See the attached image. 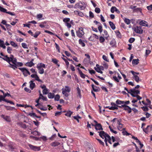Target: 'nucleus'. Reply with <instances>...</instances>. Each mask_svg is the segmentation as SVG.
<instances>
[{
	"mask_svg": "<svg viewBox=\"0 0 152 152\" xmlns=\"http://www.w3.org/2000/svg\"><path fill=\"white\" fill-rule=\"evenodd\" d=\"M37 68L38 69V72L40 74H42L44 73V69L43 68H46V66L44 64L40 63L37 65Z\"/></svg>",
	"mask_w": 152,
	"mask_h": 152,
	"instance_id": "nucleus-1",
	"label": "nucleus"
},
{
	"mask_svg": "<svg viewBox=\"0 0 152 152\" xmlns=\"http://www.w3.org/2000/svg\"><path fill=\"white\" fill-rule=\"evenodd\" d=\"M86 7V5L85 3L83 2H82L81 1L76 4L74 6L75 8H78L81 10H84Z\"/></svg>",
	"mask_w": 152,
	"mask_h": 152,
	"instance_id": "nucleus-2",
	"label": "nucleus"
},
{
	"mask_svg": "<svg viewBox=\"0 0 152 152\" xmlns=\"http://www.w3.org/2000/svg\"><path fill=\"white\" fill-rule=\"evenodd\" d=\"M84 32L83 31V28L80 27L79 28V30L76 31V34L77 37L79 38H82L84 34Z\"/></svg>",
	"mask_w": 152,
	"mask_h": 152,
	"instance_id": "nucleus-3",
	"label": "nucleus"
},
{
	"mask_svg": "<svg viewBox=\"0 0 152 152\" xmlns=\"http://www.w3.org/2000/svg\"><path fill=\"white\" fill-rule=\"evenodd\" d=\"M28 146L32 150L35 151H38L41 150L40 147L34 146L30 144H28Z\"/></svg>",
	"mask_w": 152,
	"mask_h": 152,
	"instance_id": "nucleus-4",
	"label": "nucleus"
},
{
	"mask_svg": "<svg viewBox=\"0 0 152 152\" xmlns=\"http://www.w3.org/2000/svg\"><path fill=\"white\" fill-rule=\"evenodd\" d=\"M94 23H95V24L98 25V28L100 33H101L103 29L102 28V25L101 23L96 20H94Z\"/></svg>",
	"mask_w": 152,
	"mask_h": 152,
	"instance_id": "nucleus-5",
	"label": "nucleus"
},
{
	"mask_svg": "<svg viewBox=\"0 0 152 152\" xmlns=\"http://www.w3.org/2000/svg\"><path fill=\"white\" fill-rule=\"evenodd\" d=\"M134 31L137 33L142 34L143 32V30L140 26H137L134 28Z\"/></svg>",
	"mask_w": 152,
	"mask_h": 152,
	"instance_id": "nucleus-6",
	"label": "nucleus"
},
{
	"mask_svg": "<svg viewBox=\"0 0 152 152\" xmlns=\"http://www.w3.org/2000/svg\"><path fill=\"white\" fill-rule=\"evenodd\" d=\"M131 72L133 76V78L137 83H138L140 81H141V80L140 79L139 77L137 75H134V72L133 71H131Z\"/></svg>",
	"mask_w": 152,
	"mask_h": 152,
	"instance_id": "nucleus-7",
	"label": "nucleus"
},
{
	"mask_svg": "<svg viewBox=\"0 0 152 152\" xmlns=\"http://www.w3.org/2000/svg\"><path fill=\"white\" fill-rule=\"evenodd\" d=\"M152 126L148 125L146 128H143V131L146 134H148L152 130Z\"/></svg>",
	"mask_w": 152,
	"mask_h": 152,
	"instance_id": "nucleus-8",
	"label": "nucleus"
},
{
	"mask_svg": "<svg viewBox=\"0 0 152 152\" xmlns=\"http://www.w3.org/2000/svg\"><path fill=\"white\" fill-rule=\"evenodd\" d=\"M18 69L22 72L24 76H27V73L28 70L27 69L24 68H19Z\"/></svg>",
	"mask_w": 152,
	"mask_h": 152,
	"instance_id": "nucleus-9",
	"label": "nucleus"
},
{
	"mask_svg": "<svg viewBox=\"0 0 152 152\" xmlns=\"http://www.w3.org/2000/svg\"><path fill=\"white\" fill-rule=\"evenodd\" d=\"M95 129L96 130H102L103 129L102 126L100 124H95Z\"/></svg>",
	"mask_w": 152,
	"mask_h": 152,
	"instance_id": "nucleus-10",
	"label": "nucleus"
},
{
	"mask_svg": "<svg viewBox=\"0 0 152 152\" xmlns=\"http://www.w3.org/2000/svg\"><path fill=\"white\" fill-rule=\"evenodd\" d=\"M125 108L123 109L124 110L126 111L128 113H130L132 112L131 108L128 106L126 105Z\"/></svg>",
	"mask_w": 152,
	"mask_h": 152,
	"instance_id": "nucleus-11",
	"label": "nucleus"
},
{
	"mask_svg": "<svg viewBox=\"0 0 152 152\" xmlns=\"http://www.w3.org/2000/svg\"><path fill=\"white\" fill-rule=\"evenodd\" d=\"M140 24L142 26H148V24L147 22L144 20H142L140 22Z\"/></svg>",
	"mask_w": 152,
	"mask_h": 152,
	"instance_id": "nucleus-12",
	"label": "nucleus"
},
{
	"mask_svg": "<svg viewBox=\"0 0 152 152\" xmlns=\"http://www.w3.org/2000/svg\"><path fill=\"white\" fill-rule=\"evenodd\" d=\"M3 60L7 61L9 64H10L11 61L10 59H11V58H10L8 57L7 55H6L4 56V57L2 58Z\"/></svg>",
	"mask_w": 152,
	"mask_h": 152,
	"instance_id": "nucleus-13",
	"label": "nucleus"
},
{
	"mask_svg": "<svg viewBox=\"0 0 152 152\" xmlns=\"http://www.w3.org/2000/svg\"><path fill=\"white\" fill-rule=\"evenodd\" d=\"M130 92L131 93H134V94H136L137 95L140 94V91L139 90H135V89H132L130 90Z\"/></svg>",
	"mask_w": 152,
	"mask_h": 152,
	"instance_id": "nucleus-14",
	"label": "nucleus"
},
{
	"mask_svg": "<svg viewBox=\"0 0 152 152\" xmlns=\"http://www.w3.org/2000/svg\"><path fill=\"white\" fill-rule=\"evenodd\" d=\"M79 44L81 45V46L83 47H84L86 45L84 43V42H87V41L86 40H82L81 39H79Z\"/></svg>",
	"mask_w": 152,
	"mask_h": 152,
	"instance_id": "nucleus-15",
	"label": "nucleus"
},
{
	"mask_svg": "<svg viewBox=\"0 0 152 152\" xmlns=\"http://www.w3.org/2000/svg\"><path fill=\"white\" fill-rule=\"evenodd\" d=\"M1 116L6 121L8 122H10V116H5L4 115H2Z\"/></svg>",
	"mask_w": 152,
	"mask_h": 152,
	"instance_id": "nucleus-16",
	"label": "nucleus"
},
{
	"mask_svg": "<svg viewBox=\"0 0 152 152\" xmlns=\"http://www.w3.org/2000/svg\"><path fill=\"white\" fill-rule=\"evenodd\" d=\"M116 42L115 39H113L110 41V45L112 47H114L116 46Z\"/></svg>",
	"mask_w": 152,
	"mask_h": 152,
	"instance_id": "nucleus-17",
	"label": "nucleus"
},
{
	"mask_svg": "<svg viewBox=\"0 0 152 152\" xmlns=\"http://www.w3.org/2000/svg\"><path fill=\"white\" fill-rule=\"evenodd\" d=\"M92 88L93 90L95 92H98L99 91V90L98 89L99 88L96 86H95L93 84L91 85Z\"/></svg>",
	"mask_w": 152,
	"mask_h": 152,
	"instance_id": "nucleus-18",
	"label": "nucleus"
},
{
	"mask_svg": "<svg viewBox=\"0 0 152 152\" xmlns=\"http://www.w3.org/2000/svg\"><path fill=\"white\" fill-rule=\"evenodd\" d=\"M116 37L118 38H121V34L119 30H116L115 31Z\"/></svg>",
	"mask_w": 152,
	"mask_h": 152,
	"instance_id": "nucleus-19",
	"label": "nucleus"
},
{
	"mask_svg": "<svg viewBox=\"0 0 152 152\" xmlns=\"http://www.w3.org/2000/svg\"><path fill=\"white\" fill-rule=\"evenodd\" d=\"M130 94L132 96L134 97H136L137 99H138V100H140L142 99V97L137 95L135 94L132 93L131 92H130Z\"/></svg>",
	"mask_w": 152,
	"mask_h": 152,
	"instance_id": "nucleus-20",
	"label": "nucleus"
},
{
	"mask_svg": "<svg viewBox=\"0 0 152 152\" xmlns=\"http://www.w3.org/2000/svg\"><path fill=\"white\" fill-rule=\"evenodd\" d=\"M109 23L111 28L113 30H114L115 28V26L113 22L109 21Z\"/></svg>",
	"mask_w": 152,
	"mask_h": 152,
	"instance_id": "nucleus-21",
	"label": "nucleus"
},
{
	"mask_svg": "<svg viewBox=\"0 0 152 152\" xmlns=\"http://www.w3.org/2000/svg\"><path fill=\"white\" fill-rule=\"evenodd\" d=\"M62 91L69 93L70 91V88L68 86H65V88H63L62 89Z\"/></svg>",
	"mask_w": 152,
	"mask_h": 152,
	"instance_id": "nucleus-22",
	"label": "nucleus"
},
{
	"mask_svg": "<svg viewBox=\"0 0 152 152\" xmlns=\"http://www.w3.org/2000/svg\"><path fill=\"white\" fill-rule=\"evenodd\" d=\"M60 143L57 142H52L50 144L51 146L54 147H56L59 145L60 144Z\"/></svg>",
	"mask_w": 152,
	"mask_h": 152,
	"instance_id": "nucleus-23",
	"label": "nucleus"
},
{
	"mask_svg": "<svg viewBox=\"0 0 152 152\" xmlns=\"http://www.w3.org/2000/svg\"><path fill=\"white\" fill-rule=\"evenodd\" d=\"M142 10L141 8L138 7L133 10V12H136L137 13L140 12V13H142Z\"/></svg>",
	"mask_w": 152,
	"mask_h": 152,
	"instance_id": "nucleus-24",
	"label": "nucleus"
},
{
	"mask_svg": "<svg viewBox=\"0 0 152 152\" xmlns=\"http://www.w3.org/2000/svg\"><path fill=\"white\" fill-rule=\"evenodd\" d=\"M48 96L49 99H53L54 98L55 95L54 93L50 92L48 93Z\"/></svg>",
	"mask_w": 152,
	"mask_h": 152,
	"instance_id": "nucleus-25",
	"label": "nucleus"
},
{
	"mask_svg": "<svg viewBox=\"0 0 152 152\" xmlns=\"http://www.w3.org/2000/svg\"><path fill=\"white\" fill-rule=\"evenodd\" d=\"M34 65V64L32 62V61H30L29 62H28L26 63V65L29 67H31Z\"/></svg>",
	"mask_w": 152,
	"mask_h": 152,
	"instance_id": "nucleus-26",
	"label": "nucleus"
},
{
	"mask_svg": "<svg viewBox=\"0 0 152 152\" xmlns=\"http://www.w3.org/2000/svg\"><path fill=\"white\" fill-rule=\"evenodd\" d=\"M123 19L125 23L129 25L130 23V20L129 19L124 18Z\"/></svg>",
	"mask_w": 152,
	"mask_h": 152,
	"instance_id": "nucleus-27",
	"label": "nucleus"
},
{
	"mask_svg": "<svg viewBox=\"0 0 152 152\" xmlns=\"http://www.w3.org/2000/svg\"><path fill=\"white\" fill-rule=\"evenodd\" d=\"M73 112L70 110L67 111L66 113L65 114V115L70 117Z\"/></svg>",
	"mask_w": 152,
	"mask_h": 152,
	"instance_id": "nucleus-28",
	"label": "nucleus"
},
{
	"mask_svg": "<svg viewBox=\"0 0 152 152\" xmlns=\"http://www.w3.org/2000/svg\"><path fill=\"white\" fill-rule=\"evenodd\" d=\"M92 37H94L96 39H99L98 36L95 34H93L92 36H90L89 39V40H92Z\"/></svg>",
	"mask_w": 152,
	"mask_h": 152,
	"instance_id": "nucleus-29",
	"label": "nucleus"
},
{
	"mask_svg": "<svg viewBox=\"0 0 152 152\" xmlns=\"http://www.w3.org/2000/svg\"><path fill=\"white\" fill-rule=\"evenodd\" d=\"M115 103H116V104L118 105L123 104L124 101H121L119 99H117Z\"/></svg>",
	"mask_w": 152,
	"mask_h": 152,
	"instance_id": "nucleus-30",
	"label": "nucleus"
},
{
	"mask_svg": "<svg viewBox=\"0 0 152 152\" xmlns=\"http://www.w3.org/2000/svg\"><path fill=\"white\" fill-rule=\"evenodd\" d=\"M139 60L138 59H134L132 60V63L133 64L137 65L139 63Z\"/></svg>",
	"mask_w": 152,
	"mask_h": 152,
	"instance_id": "nucleus-31",
	"label": "nucleus"
},
{
	"mask_svg": "<svg viewBox=\"0 0 152 152\" xmlns=\"http://www.w3.org/2000/svg\"><path fill=\"white\" fill-rule=\"evenodd\" d=\"M98 132L99 133V135L101 137H102V136L104 137L105 133V132L103 131H102L100 132Z\"/></svg>",
	"mask_w": 152,
	"mask_h": 152,
	"instance_id": "nucleus-32",
	"label": "nucleus"
},
{
	"mask_svg": "<svg viewBox=\"0 0 152 152\" xmlns=\"http://www.w3.org/2000/svg\"><path fill=\"white\" fill-rule=\"evenodd\" d=\"M61 58L65 62V63H66V66L67 68H68L69 67V62L64 58H63V57H62Z\"/></svg>",
	"mask_w": 152,
	"mask_h": 152,
	"instance_id": "nucleus-33",
	"label": "nucleus"
},
{
	"mask_svg": "<svg viewBox=\"0 0 152 152\" xmlns=\"http://www.w3.org/2000/svg\"><path fill=\"white\" fill-rule=\"evenodd\" d=\"M42 99L43 100L46 101L47 100V98L46 97L44 96L42 94H40L39 96V99Z\"/></svg>",
	"mask_w": 152,
	"mask_h": 152,
	"instance_id": "nucleus-34",
	"label": "nucleus"
},
{
	"mask_svg": "<svg viewBox=\"0 0 152 152\" xmlns=\"http://www.w3.org/2000/svg\"><path fill=\"white\" fill-rule=\"evenodd\" d=\"M35 86V84L34 82L30 83V87L31 90H33Z\"/></svg>",
	"mask_w": 152,
	"mask_h": 152,
	"instance_id": "nucleus-35",
	"label": "nucleus"
},
{
	"mask_svg": "<svg viewBox=\"0 0 152 152\" xmlns=\"http://www.w3.org/2000/svg\"><path fill=\"white\" fill-rule=\"evenodd\" d=\"M123 124H122V125H119V126H118L117 127V128L119 130H120V131L125 130V128H123Z\"/></svg>",
	"mask_w": 152,
	"mask_h": 152,
	"instance_id": "nucleus-36",
	"label": "nucleus"
},
{
	"mask_svg": "<svg viewBox=\"0 0 152 152\" xmlns=\"http://www.w3.org/2000/svg\"><path fill=\"white\" fill-rule=\"evenodd\" d=\"M73 117L74 119L76 120L77 121L78 123H79L80 121L79 119L81 118V117L79 115L73 116Z\"/></svg>",
	"mask_w": 152,
	"mask_h": 152,
	"instance_id": "nucleus-37",
	"label": "nucleus"
},
{
	"mask_svg": "<svg viewBox=\"0 0 152 152\" xmlns=\"http://www.w3.org/2000/svg\"><path fill=\"white\" fill-rule=\"evenodd\" d=\"M9 64L10 65L9 66V67L12 68L14 70H15L17 68V67L16 65L15 64H12L10 63Z\"/></svg>",
	"mask_w": 152,
	"mask_h": 152,
	"instance_id": "nucleus-38",
	"label": "nucleus"
},
{
	"mask_svg": "<svg viewBox=\"0 0 152 152\" xmlns=\"http://www.w3.org/2000/svg\"><path fill=\"white\" fill-rule=\"evenodd\" d=\"M117 9V8L115 7H112L110 9L111 12L112 13H113L115 11V10H116Z\"/></svg>",
	"mask_w": 152,
	"mask_h": 152,
	"instance_id": "nucleus-39",
	"label": "nucleus"
},
{
	"mask_svg": "<svg viewBox=\"0 0 152 152\" xmlns=\"http://www.w3.org/2000/svg\"><path fill=\"white\" fill-rule=\"evenodd\" d=\"M42 93L44 94H47L48 93V90L47 88L44 89L42 91Z\"/></svg>",
	"mask_w": 152,
	"mask_h": 152,
	"instance_id": "nucleus-40",
	"label": "nucleus"
},
{
	"mask_svg": "<svg viewBox=\"0 0 152 152\" xmlns=\"http://www.w3.org/2000/svg\"><path fill=\"white\" fill-rule=\"evenodd\" d=\"M95 70L98 72L102 74L103 72L101 70V69L99 67H97V68H95Z\"/></svg>",
	"mask_w": 152,
	"mask_h": 152,
	"instance_id": "nucleus-41",
	"label": "nucleus"
},
{
	"mask_svg": "<svg viewBox=\"0 0 152 152\" xmlns=\"http://www.w3.org/2000/svg\"><path fill=\"white\" fill-rule=\"evenodd\" d=\"M105 39L102 36H101L99 37V40L100 43H102L104 41Z\"/></svg>",
	"mask_w": 152,
	"mask_h": 152,
	"instance_id": "nucleus-42",
	"label": "nucleus"
},
{
	"mask_svg": "<svg viewBox=\"0 0 152 152\" xmlns=\"http://www.w3.org/2000/svg\"><path fill=\"white\" fill-rule=\"evenodd\" d=\"M52 61L55 64H57L59 61L55 58L52 59Z\"/></svg>",
	"mask_w": 152,
	"mask_h": 152,
	"instance_id": "nucleus-43",
	"label": "nucleus"
},
{
	"mask_svg": "<svg viewBox=\"0 0 152 152\" xmlns=\"http://www.w3.org/2000/svg\"><path fill=\"white\" fill-rule=\"evenodd\" d=\"M46 21L42 22L41 23V24L39 25V26L42 28H44L45 27L44 25L46 24Z\"/></svg>",
	"mask_w": 152,
	"mask_h": 152,
	"instance_id": "nucleus-44",
	"label": "nucleus"
},
{
	"mask_svg": "<svg viewBox=\"0 0 152 152\" xmlns=\"http://www.w3.org/2000/svg\"><path fill=\"white\" fill-rule=\"evenodd\" d=\"M15 65H16L17 67L22 66H23V64L21 62H17L16 64Z\"/></svg>",
	"mask_w": 152,
	"mask_h": 152,
	"instance_id": "nucleus-45",
	"label": "nucleus"
},
{
	"mask_svg": "<svg viewBox=\"0 0 152 152\" xmlns=\"http://www.w3.org/2000/svg\"><path fill=\"white\" fill-rule=\"evenodd\" d=\"M60 96L58 94H57L56 95L54 98V100L55 101H58L59 100Z\"/></svg>",
	"mask_w": 152,
	"mask_h": 152,
	"instance_id": "nucleus-46",
	"label": "nucleus"
},
{
	"mask_svg": "<svg viewBox=\"0 0 152 152\" xmlns=\"http://www.w3.org/2000/svg\"><path fill=\"white\" fill-rule=\"evenodd\" d=\"M80 76L83 78H85L86 75L84 74L81 71H80V73H79Z\"/></svg>",
	"mask_w": 152,
	"mask_h": 152,
	"instance_id": "nucleus-47",
	"label": "nucleus"
},
{
	"mask_svg": "<svg viewBox=\"0 0 152 152\" xmlns=\"http://www.w3.org/2000/svg\"><path fill=\"white\" fill-rule=\"evenodd\" d=\"M96 139L98 140V141L99 142V144L102 145L103 146H104V144L103 141H102L101 140L96 138Z\"/></svg>",
	"mask_w": 152,
	"mask_h": 152,
	"instance_id": "nucleus-48",
	"label": "nucleus"
},
{
	"mask_svg": "<svg viewBox=\"0 0 152 152\" xmlns=\"http://www.w3.org/2000/svg\"><path fill=\"white\" fill-rule=\"evenodd\" d=\"M10 44L11 45L14 47H16L18 46V45L15 43L14 42L11 41L10 42Z\"/></svg>",
	"mask_w": 152,
	"mask_h": 152,
	"instance_id": "nucleus-49",
	"label": "nucleus"
},
{
	"mask_svg": "<svg viewBox=\"0 0 152 152\" xmlns=\"http://www.w3.org/2000/svg\"><path fill=\"white\" fill-rule=\"evenodd\" d=\"M0 10L1 12H4V13H6L7 12V10L3 7H2L0 6Z\"/></svg>",
	"mask_w": 152,
	"mask_h": 152,
	"instance_id": "nucleus-50",
	"label": "nucleus"
},
{
	"mask_svg": "<svg viewBox=\"0 0 152 152\" xmlns=\"http://www.w3.org/2000/svg\"><path fill=\"white\" fill-rule=\"evenodd\" d=\"M40 33L39 31H36L34 34L33 36L35 38H37L38 35L40 34Z\"/></svg>",
	"mask_w": 152,
	"mask_h": 152,
	"instance_id": "nucleus-51",
	"label": "nucleus"
},
{
	"mask_svg": "<svg viewBox=\"0 0 152 152\" xmlns=\"http://www.w3.org/2000/svg\"><path fill=\"white\" fill-rule=\"evenodd\" d=\"M118 107H117L116 106H112L110 107L109 108V110H118Z\"/></svg>",
	"mask_w": 152,
	"mask_h": 152,
	"instance_id": "nucleus-52",
	"label": "nucleus"
},
{
	"mask_svg": "<svg viewBox=\"0 0 152 152\" xmlns=\"http://www.w3.org/2000/svg\"><path fill=\"white\" fill-rule=\"evenodd\" d=\"M22 47L24 48H28V47L26 44L25 43H22L21 44Z\"/></svg>",
	"mask_w": 152,
	"mask_h": 152,
	"instance_id": "nucleus-53",
	"label": "nucleus"
},
{
	"mask_svg": "<svg viewBox=\"0 0 152 152\" xmlns=\"http://www.w3.org/2000/svg\"><path fill=\"white\" fill-rule=\"evenodd\" d=\"M4 101L7 103H10L11 104H12L13 105L14 104V102L8 100L6 99H4Z\"/></svg>",
	"mask_w": 152,
	"mask_h": 152,
	"instance_id": "nucleus-54",
	"label": "nucleus"
},
{
	"mask_svg": "<svg viewBox=\"0 0 152 152\" xmlns=\"http://www.w3.org/2000/svg\"><path fill=\"white\" fill-rule=\"evenodd\" d=\"M135 40V39L134 38H131L129 40V42L130 43H132Z\"/></svg>",
	"mask_w": 152,
	"mask_h": 152,
	"instance_id": "nucleus-55",
	"label": "nucleus"
},
{
	"mask_svg": "<svg viewBox=\"0 0 152 152\" xmlns=\"http://www.w3.org/2000/svg\"><path fill=\"white\" fill-rule=\"evenodd\" d=\"M12 50V48L10 47H8L7 48V51L9 53H11V51Z\"/></svg>",
	"mask_w": 152,
	"mask_h": 152,
	"instance_id": "nucleus-56",
	"label": "nucleus"
},
{
	"mask_svg": "<svg viewBox=\"0 0 152 152\" xmlns=\"http://www.w3.org/2000/svg\"><path fill=\"white\" fill-rule=\"evenodd\" d=\"M11 62L14 64L15 65L16 64L17 62V59L15 58H14L13 59L11 60Z\"/></svg>",
	"mask_w": 152,
	"mask_h": 152,
	"instance_id": "nucleus-57",
	"label": "nucleus"
},
{
	"mask_svg": "<svg viewBox=\"0 0 152 152\" xmlns=\"http://www.w3.org/2000/svg\"><path fill=\"white\" fill-rule=\"evenodd\" d=\"M102 58L104 60L106 61H107V62L109 61V59L107 58V57L106 56H105V55H103Z\"/></svg>",
	"mask_w": 152,
	"mask_h": 152,
	"instance_id": "nucleus-58",
	"label": "nucleus"
},
{
	"mask_svg": "<svg viewBox=\"0 0 152 152\" xmlns=\"http://www.w3.org/2000/svg\"><path fill=\"white\" fill-rule=\"evenodd\" d=\"M141 108L144 111H148L149 110L148 108L147 107H142Z\"/></svg>",
	"mask_w": 152,
	"mask_h": 152,
	"instance_id": "nucleus-59",
	"label": "nucleus"
},
{
	"mask_svg": "<svg viewBox=\"0 0 152 152\" xmlns=\"http://www.w3.org/2000/svg\"><path fill=\"white\" fill-rule=\"evenodd\" d=\"M70 18H64L63 20V21L65 23H68V22H69L70 21Z\"/></svg>",
	"mask_w": 152,
	"mask_h": 152,
	"instance_id": "nucleus-60",
	"label": "nucleus"
},
{
	"mask_svg": "<svg viewBox=\"0 0 152 152\" xmlns=\"http://www.w3.org/2000/svg\"><path fill=\"white\" fill-rule=\"evenodd\" d=\"M122 133L124 135H126V136H129L130 134V133H128L126 131H123Z\"/></svg>",
	"mask_w": 152,
	"mask_h": 152,
	"instance_id": "nucleus-61",
	"label": "nucleus"
},
{
	"mask_svg": "<svg viewBox=\"0 0 152 152\" xmlns=\"http://www.w3.org/2000/svg\"><path fill=\"white\" fill-rule=\"evenodd\" d=\"M77 93L78 94V95L79 96V97L80 98L81 97L80 90L78 87H77Z\"/></svg>",
	"mask_w": 152,
	"mask_h": 152,
	"instance_id": "nucleus-62",
	"label": "nucleus"
},
{
	"mask_svg": "<svg viewBox=\"0 0 152 152\" xmlns=\"http://www.w3.org/2000/svg\"><path fill=\"white\" fill-rule=\"evenodd\" d=\"M95 11L96 13H99L100 12V10L99 8L96 7L95 9Z\"/></svg>",
	"mask_w": 152,
	"mask_h": 152,
	"instance_id": "nucleus-63",
	"label": "nucleus"
},
{
	"mask_svg": "<svg viewBox=\"0 0 152 152\" xmlns=\"http://www.w3.org/2000/svg\"><path fill=\"white\" fill-rule=\"evenodd\" d=\"M147 9L149 11H151L152 10V4L150 5L149 6H148L147 7Z\"/></svg>",
	"mask_w": 152,
	"mask_h": 152,
	"instance_id": "nucleus-64",
	"label": "nucleus"
}]
</instances>
